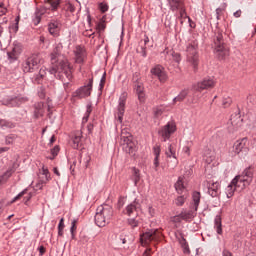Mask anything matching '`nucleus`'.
I'll use <instances>...</instances> for the list:
<instances>
[{"label":"nucleus","mask_w":256,"mask_h":256,"mask_svg":"<svg viewBox=\"0 0 256 256\" xmlns=\"http://www.w3.org/2000/svg\"><path fill=\"white\" fill-rule=\"evenodd\" d=\"M63 50V44L59 43L51 53V67L48 69L50 75H54L59 81H65L71 79V66L67 60L61 59V51Z\"/></svg>","instance_id":"obj_1"},{"label":"nucleus","mask_w":256,"mask_h":256,"mask_svg":"<svg viewBox=\"0 0 256 256\" xmlns=\"http://www.w3.org/2000/svg\"><path fill=\"white\" fill-rule=\"evenodd\" d=\"M61 5V0H44V5L36 8L34 16L32 18V23L37 27L41 23V19L47 11H57Z\"/></svg>","instance_id":"obj_2"},{"label":"nucleus","mask_w":256,"mask_h":256,"mask_svg":"<svg viewBox=\"0 0 256 256\" xmlns=\"http://www.w3.org/2000/svg\"><path fill=\"white\" fill-rule=\"evenodd\" d=\"M112 218L113 207L105 204L97 208L96 214L94 216V221L97 227H105V225H108V223H110Z\"/></svg>","instance_id":"obj_3"},{"label":"nucleus","mask_w":256,"mask_h":256,"mask_svg":"<svg viewBox=\"0 0 256 256\" xmlns=\"http://www.w3.org/2000/svg\"><path fill=\"white\" fill-rule=\"evenodd\" d=\"M214 55L219 61H223L229 57V46L225 43L223 39V33L218 32L215 34L214 38Z\"/></svg>","instance_id":"obj_4"},{"label":"nucleus","mask_w":256,"mask_h":256,"mask_svg":"<svg viewBox=\"0 0 256 256\" xmlns=\"http://www.w3.org/2000/svg\"><path fill=\"white\" fill-rule=\"evenodd\" d=\"M186 53L187 63L191 65L194 73H197L199 69V44L197 41H193L187 45Z\"/></svg>","instance_id":"obj_5"},{"label":"nucleus","mask_w":256,"mask_h":256,"mask_svg":"<svg viewBox=\"0 0 256 256\" xmlns=\"http://www.w3.org/2000/svg\"><path fill=\"white\" fill-rule=\"evenodd\" d=\"M43 57L40 53H34L25 59L22 63V69L24 73H35L41 68V62Z\"/></svg>","instance_id":"obj_6"},{"label":"nucleus","mask_w":256,"mask_h":256,"mask_svg":"<svg viewBox=\"0 0 256 256\" xmlns=\"http://www.w3.org/2000/svg\"><path fill=\"white\" fill-rule=\"evenodd\" d=\"M91 91H93V77L88 79V83L78 88L72 93L74 99H87L91 96Z\"/></svg>","instance_id":"obj_7"},{"label":"nucleus","mask_w":256,"mask_h":256,"mask_svg":"<svg viewBox=\"0 0 256 256\" xmlns=\"http://www.w3.org/2000/svg\"><path fill=\"white\" fill-rule=\"evenodd\" d=\"M175 131H177V125L175 122L170 121L159 129L158 135L163 143H167Z\"/></svg>","instance_id":"obj_8"},{"label":"nucleus","mask_w":256,"mask_h":256,"mask_svg":"<svg viewBox=\"0 0 256 256\" xmlns=\"http://www.w3.org/2000/svg\"><path fill=\"white\" fill-rule=\"evenodd\" d=\"M253 181V168L248 167L243 172L242 175L235 176L233 179V183H238L242 185L244 188L249 187L251 182Z\"/></svg>","instance_id":"obj_9"},{"label":"nucleus","mask_w":256,"mask_h":256,"mask_svg":"<svg viewBox=\"0 0 256 256\" xmlns=\"http://www.w3.org/2000/svg\"><path fill=\"white\" fill-rule=\"evenodd\" d=\"M233 150L236 155H240V157H246L247 153H249V139L244 137L240 140H237L233 145Z\"/></svg>","instance_id":"obj_10"},{"label":"nucleus","mask_w":256,"mask_h":256,"mask_svg":"<svg viewBox=\"0 0 256 256\" xmlns=\"http://www.w3.org/2000/svg\"><path fill=\"white\" fill-rule=\"evenodd\" d=\"M157 233H159L158 229H149L148 231L142 233L140 235V243L142 247H148L151 241H157Z\"/></svg>","instance_id":"obj_11"},{"label":"nucleus","mask_w":256,"mask_h":256,"mask_svg":"<svg viewBox=\"0 0 256 256\" xmlns=\"http://www.w3.org/2000/svg\"><path fill=\"white\" fill-rule=\"evenodd\" d=\"M213 87H215V80L211 77H205L203 80L192 85V91L201 93V91H205V89H213Z\"/></svg>","instance_id":"obj_12"},{"label":"nucleus","mask_w":256,"mask_h":256,"mask_svg":"<svg viewBox=\"0 0 256 256\" xmlns=\"http://www.w3.org/2000/svg\"><path fill=\"white\" fill-rule=\"evenodd\" d=\"M127 103V94L123 92L120 95V98L118 100V106H117V114L115 116L116 121L118 123H123V117L125 115V105Z\"/></svg>","instance_id":"obj_13"},{"label":"nucleus","mask_w":256,"mask_h":256,"mask_svg":"<svg viewBox=\"0 0 256 256\" xmlns=\"http://www.w3.org/2000/svg\"><path fill=\"white\" fill-rule=\"evenodd\" d=\"M171 11H179L180 17H185L187 12L185 10V2L183 0H167Z\"/></svg>","instance_id":"obj_14"},{"label":"nucleus","mask_w":256,"mask_h":256,"mask_svg":"<svg viewBox=\"0 0 256 256\" xmlns=\"http://www.w3.org/2000/svg\"><path fill=\"white\" fill-rule=\"evenodd\" d=\"M47 30L52 37H59L61 35V22L55 19L50 20L47 24Z\"/></svg>","instance_id":"obj_15"},{"label":"nucleus","mask_w":256,"mask_h":256,"mask_svg":"<svg viewBox=\"0 0 256 256\" xmlns=\"http://www.w3.org/2000/svg\"><path fill=\"white\" fill-rule=\"evenodd\" d=\"M150 73L154 75V77H157L160 83H165V81H167V73L165 72V68L159 64L154 66L150 70Z\"/></svg>","instance_id":"obj_16"},{"label":"nucleus","mask_w":256,"mask_h":256,"mask_svg":"<svg viewBox=\"0 0 256 256\" xmlns=\"http://www.w3.org/2000/svg\"><path fill=\"white\" fill-rule=\"evenodd\" d=\"M139 209H141V201L135 198L133 202L126 206L124 213L128 215V217H131L133 213L139 211Z\"/></svg>","instance_id":"obj_17"},{"label":"nucleus","mask_w":256,"mask_h":256,"mask_svg":"<svg viewBox=\"0 0 256 256\" xmlns=\"http://www.w3.org/2000/svg\"><path fill=\"white\" fill-rule=\"evenodd\" d=\"M165 55V60L167 63H171V59L174 61V63H181V54L178 52H175L173 50H164Z\"/></svg>","instance_id":"obj_18"},{"label":"nucleus","mask_w":256,"mask_h":256,"mask_svg":"<svg viewBox=\"0 0 256 256\" xmlns=\"http://www.w3.org/2000/svg\"><path fill=\"white\" fill-rule=\"evenodd\" d=\"M134 91L137 95L138 101L143 103L145 101V86L142 82L134 84Z\"/></svg>","instance_id":"obj_19"},{"label":"nucleus","mask_w":256,"mask_h":256,"mask_svg":"<svg viewBox=\"0 0 256 256\" xmlns=\"http://www.w3.org/2000/svg\"><path fill=\"white\" fill-rule=\"evenodd\" d=\"M237 189L243 190L245 189V186H243V184L233 183L232 180L231 183L226 188L227 198L231 199V197L235 195V191H237Z\"/></svg>","instance_id":"obj_20"},{"label":"nucleus","mask_w":256,"mask_h":256,"mask_svg":"<svg viewBox=\"0 0 256 256\" xmlns=\"http://www.w3.org/2000/svg\"><path fill=\"white\" fill-rule=\"evenodd\" d=\"M208 194L213 198L219 197L221 195V185L219 182H213L208 184Z\"/></svg>","instance_id":"obj_21"},{"label":"nucleus","mask_w":256,"mask_h":256,"mask_svg":"<svg viewBox=\"0 0 256 256\" xmlns=\"http://www.w3.org/2000/svg\"><path fill=\"white\" fill-rule=\"evenodd\" d=\"M153 151V155H154V161H153V165H154V169L155 171H157V169H159V157H161V145L159 144H155L152 148Z\"/></svg>","instance_id":"obj_22"},{"label":"nucleus","mask_w":256,"mask_h":256,"mask_svg":"<svg viewBox=\"0 0 256 256\" xmlns=\"http://www.w3.org/2000/svg\"><path fill=\"white\" fill-rule=\"evenodd\" d=\"M2 105H6V107H19L21 100L18 97L8 96L3 99Z\"/></svg>","instance_id":"obj_23"},{"label":"nucleus","mask_w":256,"mask_h":256,"mask_svg":"<svg viewBox=\"0 0 256 256\" xmlns=\"http://www.w3.org/2000/svg\"><path fill=\"white\" fill-rule=\"evenodd\" d=\"M197 215V211H195V208L193 210H183L180 213V217L182 221L191 222L193 219H195V216Z\"/></svg>","instance_id":"obj_24"},{"label":"nucleus","mask_w":256,"mask_h":256,"mask_svg":"<svg viewBox=\"0 0 256 256\" xmlns=\"http://www.w3.org/2000/svg\"><path fill=\"white\" fill-rule=\"evenodd\" d=\"M45 115V103L37 102L34 104V119H39Z\"/></svg>","instance_id":"obj_25"},{"label":"nucleus","mask_w":256,"mask_h":256,"mask_svg":"<svg viewBox=\"0 0 256 256\" xmlns=\"http://www.w3.org/2000/svg\"><path fill=\"white\" fill-rule=\"evenodd\" d=\"M175 190L178 193V195H184V193H187V190L185 189V184L183 183V177H178L177 182L174 184Z\"/></svg>","instance_id":"obj_26"},{"label":"nucleus","mask_w":256,"mask_h":256,"mask_svg":"<svg viewBox=\"0 0 256 256\" xmlns=\"http://www.w3.org/2000/svg\"><path fill=\"white\" fill-rule=\"evenodd\" d=\"M214 229L218 235H223V224L221 221V215H216L214 219Z\"/></svg>","instance_id":"obj_27"},{"label":"nucleus","mask_w":256,"mask_h":256,"mask_svg":"<svg viewBox=\"0 0 256 256\" xmlns=\"http://www.w3.org/2000/svg\"><path fill=\"white\" fill-rule=\"evenodd\" d=\"M187 95H189V89H183L175 98H173V103H182V101H185Z\"/></svg>","instance_id":"obj_28"},{"label":"nucleus","mask_w":256,"mask_h":256,"mask_svg":"<svg viewBox=\"0 0 256 256\" xmlns=\"http://www.w3.org/2000/svg\"><path fill=\"white\" fill-rule=\"evenodd\" d=\"M179 244L181 245L183 249V253L185 255L191 254V250L189 249V243H187V240L185 239V237L181 236V238H179Z\"/></svg>","instance_id":"obj_29"},{"label":"nucleus","mask_w":256,"mask_h":256,"mask_svg":"<svg viewBox=\"0 0 256 256\" xmlns=\"http://www.w3.org/2000/svg\"><path fill=\"white\" fill-rule=\"evenodd\" d=\"M192 201H193L194 209L195 211H197L199 209V203H201V192H197V191L193 192Z\"/></svg>","instance_id":"obj_30"},{"label":"nucleus","mask_w":256,"mask_h":256,"mask_svg":"<svg viewBox=\"0 0 256 256\" xmlns=\"http://www.w3.org/2000/svg\"><path fill=\"white\" fill-rule=\"evenodd\" d=\"M187 197H189V195L186 192L184 194H180V196H178L174 201L175 205H177V207H183V205H185V201H187Z\"/></svg>","instance_id":"obj_31"},{"label":"nucleus","mask_w":256,"mask_h":256,"mask_svg":"<svg viewBox=\"0 0 256 256\" xmlns=\"http://www.w3.org/2000/svg\"><path fill=\"white\" fill-rule=\"evenodd\" d=\"M1 129H15V123L6 119H0Z\"/></svg>","instance_id":"obj_32"},{"label":"nucleus","mask_w":256,"mask_h":256,"mask_svg":"<svg viewBox=\"0 0 256 256\" xmlns=\"http://www.w3.org/2000/svg\"><path fill=\"white\" fill-rule=\"evenodd\" d=\"M242 121L243 120L241 119V116H239V114L232 115L230 118V123L233 127H239Z\"/></svg>","instance_id":"obj_33"},{"label":"nucleus","mask_w":256,"mask_h":256,"mask_svg":"<svg viewBox=\"0 0 256 256\" xmlns=\"http://www.w3.org/2000/svg\"><path fill=\"white\" fill-rule=\"evenodd\" d=\"M92 111H93V105L91 103L87 104L86 112L84 114V117L82 118V123H87V121H89V117Z\"/></svg>","instance_id":"obj_34"},{"label":"nucleus","mask_w":256,"mask_h":256,"mask_svg":"<svg viewBox=\"0 0 256 256\" xmlns=\"http://www.w3.org/2000/svg\"><path fill=\"white\" fill-rule=\"evenodd\" d=\"M166 157L168 159H171L172 157H177V150L172 144L168 146V150L166 151Z\"/></svg>","instance_id":"obj_35"},{"label":"nucleus","mask_w":256,"mask_h":256,"mask_svg":"<svg viewBox=\"0 0 256 256\" xmlns=\"http://www.w3.org/2000/svg\"><path fill=\"white\" fill-rule=\"evenodd\" d=\"M81 135H75L73 138H72V142H73V149H80L81 148Z\"/></svg>","instance_id":"obj_36"},{"label":"nucleus","mask_w":256,"mask_h":256,"mask_svg":"<svg viewBox=\"0 0 256 256\" xmlns=\"http://www.w3.org/2000/svg\"><path fill=\"white\" fill-rule=\"evenodd\" d=\"M127 224L131 227V229H137V227H139V220L136 218H128Z\"/></svg>","instance_id":"obj_37"},{"label":"nucleus","mask_w":256,"mask_h":256,"mask_svg":"<svg viewBox=\"0 0 256 256\" xmlns=\"http://www.w3.org/2000/svg\"><path fill=\"white\" fill-rule=\"evenodd\" d=\"M124 150L126 151V153H129V155H133L135 153V143L132 142L124 146Z\"/></svg>","instance_id":"obj_38"},{"label":"nucleus","mask_w":256,"mask_h":256,"mask_svg":"<svg viewBox=\"0 0 256 256\" xmlns=\"http://www.w3.org/2000/svg\"><path fill=\"white\" fill-rule=\"evenodd\" d=\"M140 179H141V176L139 175V169L134 168L133 175H132V180L134 181V184L137 185Z\"/></svg>","instance_id":"obj_39"},{"label":"nucleus","mask_w":256,"mask_h":256,"mask_svg":"<svg viewBox=\"0 0 256 256\" xmlns=\"http://www.w3.org/2000/svg\"><path fill=\"white\" fill-rule=\"evenodd\" d=\"M27 191H29V189L25 188L24 190H22L18 195H16L10 203H15L16 201H19V199H21V197H24L25 195H27Z\"/></svg>","instance_id":"obj_40"},{"label":"nucleus","mask_w":256,"mask_h":256,"mask_svg":"<svg viewBox=\"0 0 256 256\" xmlns=\"http://www.w3.org/2000/svg\"><path fill=\"white\" fill-rule=\"evenodd\" d=\"M169 160V167H171V169H175V167L179 165V160H177V156H172L171 158H169Z\"/></svg>","instance_id":"obj_41"},{"label":"nucleus","mask_w":256,"mask_h":256,"mask_svg":"<svg viewBox=\"0 0 256 256\" xmlns=\"http://www.w3.org/2000/svg\"><path fill=\"white\" fill-rule=\"evenodd\" d=\"M7 57L9 61H17L19 59V54L15 53L14 50L7 52Z\"/></svg>","instance_id":"obj_42"},{"label":"nucleus","mask_w":256,"mask_h":256,"mask_svg":"<svg viewBox=\"0 0 256 256\" xmlns=\"http://www.w3.org/2000/svg\"><path fill=\"white\" fill-rule=\"evenodd\" d=\"M15 139H17V136L14 134H10L5 137V143L6 145H13Z\"/></svg>","instance_id":"obj_43"},{"label":"nucleus","mask_w":256,"mask_h":256,"mask_svg":"<svg viewBox=\"0 0 256 256\" xmlns=\"http://www.w3.org/2000/svg\"><path fill=\"white\" fill-rule=\"evenodd\" d=\"M121 141L123 142L124 147L133 143V139L131 136H121Z\"/></svg>","instance_id":"obj_44"},{"label":"nucleus","mask_w":256,"mask_h":256,"mask_svg":"<svg viewBox=\"0 0 256 256\" xmlns=\"http://www.w3.org/2000/svg\"><path fill=\"white\" fill-rule=\"evenodd\" d=\"M105 81H107V73L104 72L99 83V91H103V88L105 87Z\"/></svg>","instance_id":"obj_45"},{"label":"nucleus","mask_w":256,"mask_h":256,"mask_svg":"<svg viewBox=\"0 0 256 256\" xmlns=\"http://www.w3.org/2000/svg\"><path fill=\"white\" fill-rule=\"evenodd\" d=\"M231 103H233V100L231 97H224L222 100V106L224 109H227V107H230Z\"/></svg>","instance_id":"obj_46"},{"label":"nucleus","mask_w":256,"mask_h":256,"mask_svg":"<svg viewBox=\"0 0 256 256\" xmlns=\"http://www.w3.org/2000/svg\"><path fill=\"white\" fill-rule=\"evenodd\" d=\"M71 76H73V71H71ZM71 79H73V77H71L69 79L66 76H64V80H61L63 82L64 89H67L71 85V83H69V81H71Z\"/></svg>","instance_id":"obj_47"},{"label":"nucleus","mask_w":256,"mask_h":256,"mask_svg":"<svg viewBox=\"0 0 256 256\" xmlns=\"http://www.w3.org/2000/svg\"><path fill=\"white\" fill-rule=\"evenodd\" d=\"M98 7H99L101 13H107V11H109V5H107L103 2L99 3Z\"/></svg>","instance_id":"obj_48"},{"label":"nucleus","mask_w":256,"mask_h":256,"mask_svg":"<svg viewBox=\"0 0 256 256\" xmlns=\"http://www.w3.org/2000/svg\"><path fill=\"white\" fill-rule=\"evenodd\" d=\"M12 50H14V53H16V55H20L23 52L21 44H15Z\"/></svg>","instance_id":"obj_49"},{"label":"nucleus","mask_w":256,"mask_h":256,"mask_svg":"<svg viewBox=\"0 0 256 256\" xmlns=\"http://www.w3.org/2000/svg\"><path fill=\"white\" fill-rule=\"evenodd\" d=\"M75 231H77V219L72 220L70 227V233H75Z\"/></svg>","instance_id":"obj_50"},{"label":"nucleus","mask_w":256,"mask_h":256,"mask_svg":"<svg viewBox=\"0 0 256 256\" xmlns=\"http://www.w3.org/2000/svg\"><path fill=\"white\" fill-rule=\"evenodd\" d=\"M84 59H83V53L81 52H76V63H83Z\"/></svg>","instance_id":"obj_51"},{"label":"nucleus","mask_w":256,"mask_h":256,"mask_svg":"<svg viewBox=\"0 0 256 256\" xmlns=\"http://www.w3.org/2000/svg\"><path fill=\"white\" fill-rule=\"evenodd\" d=\"M125 205V197L121 196L118 199L117 209H121Z\"/></svg>","instance_id":"obj_52"},{"label":"nucleus","mask_w":256,"mask_h":256,"mask_svg":"<svg viewBox=\"0 0 256 256\" xmlns=\"http://www.w3.org/2000/svg\"><path fill=\"white\" fill-rule=\"evenodd\" d=\"M32 197H33V193H31V192L28 194V196H25L24 197V205H29V202L31 201Z\"/></svg>","instance_id":"obj_53"},{"label":"nucleus","mask_w":256,"mask_h":256,"mask_svg":"<svg viewBox=\"0 0 256 256\" xmlns=\"http://www.w3.org/2000/svg\"><path fill=\"white\" fill-rule=\"evenodd\" d=\"M38 97H40V99H45V88L43 87L39 88Z\"/></svg>","instance_id":"obj_54"},{"label":"nucleus","mask_w":256,"mask_h":256,"mask_svg":"<svg viewBox=\"0 0 256 256\" xmlns=\"http://www.w3.org/2000/svg\"><path fill=\"white\" fill-rule=\"evenodd\" d=\"M51 155H54V157H57L59 155V146H55L51 149Z\"/></svg>","instance_id":"obj_55"},{"label":"nucleus","mask_w":256,"mask_h":256,"mask_svg":"<svg viewBox=\"0 0 256 256\" xmlns=\"http://www.w3.org/2000/svg\"><path fill=\"white\" fill-rule=\"evenodd\" d=\"M10 31H13V33H17V31H19V24L14 23L12 26H10Z\"/></svg>","instance_id":"obj_56"},{"label":"nucleus","mask_w":256,"mask_h":256,"mask_svg":"<svg viewBox=\"0 0 256 256\" xmlns=\"http://www.w3.org/2000/svg\"><path fill=\"white\" fill-rule=\"evenodd\" d=\"M38 75L39 77L45 78V76L47 75L45 68H39Z\"/></svg>","instance_id":"obj_57"},{"label":"nucleus","mask_w":256,"mask_h":256,"mask_svg":"<svg viewBox=\"0 0 256 256\" xmlns=\"http://www.w3.org/2000/svg\"><path fill=\"white\" fill-rule=\"evenodd\" d=\"M139 79H140V77H139V72H135V73L133 74V81H134V84L139 83Z\"/></svg>","instance_id":"obj_58"},{"label":"nucleus","mask_w":256,"mask_h":256,"mask_svg":"<svg viewBox=\"0 0 256 256\" xmlns=\"http://www.w3.org/2000/svg\"><path fill=\"white\" fill-rule=\"evenodd\" d=\"M58 229H65V219L61 218L58 224Z\"/></svg>","instance_id":"obj_59"},{"label":"nucleus","mask_w":256,"mask_h":256,"mask_svg":"<svg viewBox=\"0 0 256 256\" xmlns=\"http://www.w3.org/2000/svg\"><path fill=\"white\" fill-rule=\"evenodd\" d=\"M43 79V76H39V74H36L35 81L36 83H38V85H40V83H43Z\"/></svg>","instance_id":"obj_60"},{"label":"nucleus","mask_w":256,"mask_h":256,"mask_svg":"<svg viewBox=\"0 0 256 256\" xmlns=\"http://www.w3.org/2000/svg\"><path fill=\"white\" fill-rule=\"evenodd\" d=\"M140 55H142L143 57H147V47H141Z\"/></svg>","instance_id":"obj_61"},{"label":"nucleus","mask_w":256,"mask_h":256,"mask_svg":"<svg viewBox=\"0 0 256 256\" xmlns=\"http://www.w3.org/2000/svg\"><path fill=\"white\" fill-rule=\"evenodd\" d=\"M38 251L40 256L45 255V251H46L45 246L38 247Z\"/></svg>","instance_id":"obj_62"},{"label":"nucleus","mask_w":256,"mask_h":256,"mask_svg":"<svg viewBox=\"0 0 256 256\" xmlns=\"http://www.w3.org/2000/svg\"><path fill=\"white\" fill-rule=\"evenodd\" d=\"M107 25L105 24V22H100L98 24V28L100 29V31H105Z\"/></svg>","instance_id":"obj_63"},{"label":"nucleus","mask_w":256,"mask_h":256,"mask_svg":"<svg viewBox=\"0 0 256 256\" xmlns=\"http://www.w3.org/2000/svg\"><path fill=\"white\" fill-rule=\"evenodd\" d=\"M222 255L223 256H233V254L231 252H229V250H223Z\"/></svg>","instance_id":"obj_64"}]
</instances>
